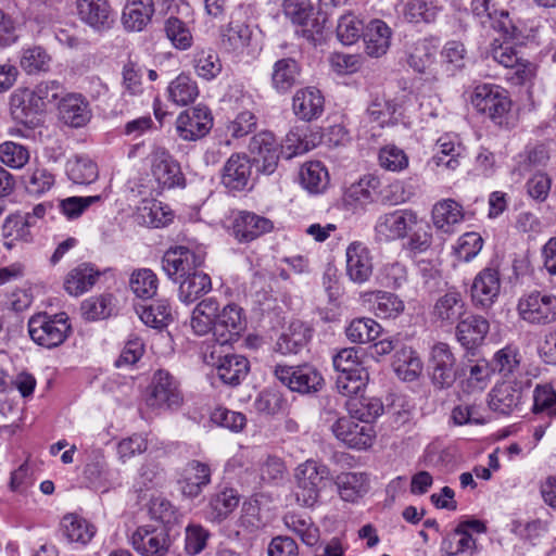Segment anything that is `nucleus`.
Returning a JSON list of instances; mask_svg holds the SVG:
<instances>
[{
	"label": "nucleus",
	"mask_w": 556,
	"mask_h": 556,
	"mask_svg": "<svg viewBox=\"0 0 556 556\" xmlns=\"http://www.w3.org/2000/svg\"><path fill=\"white\" fill-rule=\"evenodd\" d=\"M212 351L210 355L204 354V361L216 368V374L225 384L236 387L247 377L250 370L249 361L237 354L217 355Z\"/></svg>",
	"instance_id": "nucleus-16"
},
{
	"label": "nucleus",
	"mask_w": 556,
	"mask_h": 556,
	"mask_svg": "<svg viewBox=\"0 0 556 556\" xmlns=\"http://www.w3.org/2000/svg\"><path fill=\"white\" fill-rule=\"evenodd\" d=\"M30 227H33V222H29L27 216H22V214L8 216L2 226L3 245L8 250H12L16 241H30Z\"/></svg>",
	"instance_id": "nucleus-41"
},
{
	"label": "nucleus",
	"mask_w": 556,
	"mask_h": 556,
	"mask_svg": "<svg viewBox=\"0 0 556 556\" xmlns=\"http://www.w3.org/2000/svg\"><path fill=\"white\" fill-rule=\"evenodd\" d=\"M324 96L315 87L299 89L292 99L293 113L304 122L319 118L324 112Z\"/></svg>",
	"instance_id": "nucleus-24"
},
{
	"label": "nucleus",
	"mask_w": 556,
	"mask_h": 556,
	"mask_svg": "<svg viewBox=\"0 0 556 556\" xmlns=\"http://www.w3.org/2000/svg\"><path fill=\"white\" fill-rule=\"evenodd\" d=\"M10 112L12 118L28 127L34 128L38 125L43 110L38 104L28 88H18L10 97Z\"/></svg>",
	"instance_id": "nucleus-19"
},
{
	"label": "nucleus",
	"mask_w": 556,
	"mask_h": 556,
	"mask_svg": "<svg viewBox=\"0 0 556 556\" xmlns=\"http://www.w3.org/2000/svg\"><path fill=\"white\" fill-rule=\"evenodd\" d=\"M501 290V278L497 268L485 267L477 274L471 288V301L476 307L489 308L496 301Z\"/></svg>",
	"instance_id": "nucleus-18"
},
{
	"label": "nucleus",
	"mask_w": 556,
	"mask_h": 556,
	"mask_svg": "<svg viewBox=\"0 0 556 556\" xmlns=\"http://www.w3.org/2000/svg\"><path fill=\"white\" fill-rule=\"evenodd\" d=\"M381 329V326L371 318H356L346 327L345 334L351 342L362 344L375 341Z\"/></svg>",
	"instance_id": "nucleus-50"
},
{
	"label": "nucleus",
	"mask_w": 556,
	"mask_h": 556,
	"mask_svg": "<svg viewBox=\"0 0 556 556\" xmlns=\"http://www.w3.org/2000/svg\"><path fill=\"white\" fill-rule=\"evenodd\" d=\"M51 62V55L41 46L26 47L20 52V66L28 75L48 72Z\"/></svg>",
	"instance_id": "nucleus-45"
},
{
	"label": "nucleus",
	"mask_w": 556,
	"mask_h": 556,
	"mask_svg": "<svg viewBox=\"0 0 556 556\" xmlns=\"http://www.w3.org/2000/svg\"><path fill=\"white\" fill-rule=\"evenodd\" d=\"M159 280L156 275L148 268L138 269L132 273L129 286L135 295L139 299H151L156 294Z\"/></svg>",
	"instance_id": "nucleus-56"
},
{
	"label": "nucleus",
	"mask_w": 556,
	"mask_h": 556,
	"mask_svg": "<svg viewBox=\"0 0 556 556\" xmlns=\"http://www.w3.org/2000/svg\"><path fill=\"white\" fill-rule=\"evenodd\" d=\"M100 271L89 263H81L68 271L64 279V289L71 295H80L89 291L97 282Z\"/></svg>",
	"instance_id": "nucleus-34"
},
{
	"label": "nucleus",
	"mask_w": 556,
	"mask_h": 556,
	"mask_svg": "<svg viewBox=\"0 0 556 556\" xmlns=\"http://www.w3.org/2000/svg\"><path fill=\"white\" fill-rule=\"evenodd\" d=\"M251 174L252 165L248 156L232 154L224 165L222 182L229 190L240 191L248 186Z\"/></svg>",
	"instance_id": "nucleus-27"
},
{
	"label": "nucleus",
	"mask_w": 556,
	"mask_h": 556,
	"mask_svg": "<svg viewBox=\"0 0 556 556\" xmlns=\"http://www.w3.org/2000/svg\"><path fill=\"white\" fill-rule=\"evenodd\" d=\"M397 377L404 381L415 380L421 372L422 364L412 348H397L392 363Z\"/></svg>",
	"instance_id": "nucleus-43"
},
{
	"label": "nucleus",
	"mask_w": 556,
	"mask_h": 556,
	"mask_svg": "<svg viewBox=\"0 0 556 556\" xmlns=\"http://www.w3.org/2000/svg\"><path fill=\"white\" fill-rule=\"evenodd\" d=\"M489 329V321L484 317L469 315L457 324L456 337L464 348L471 350L482 343Z\"/></svg>",
	"instance_id": "nucleus-29"
},
{
	"label": "nucleus",
	"mask_w": 556,
	"mask_h": 556,
	"mask_svg": "<svg viewBox=\"0 0 556 556\" xmlns=\"http://www.w3.org/2000/svg\"><path fill=\"white\" fill-rule=\"evenodd\" d=\"M239 495L232 489H225L214 494L210 500V517L212 520L222 521L238 506Z\"/></svg>",
	"instance_id": "nucleus-53"
},
{
	"label": "nucleus",
	"mask_w": 556,
	"mask_h": 556,
	"mask_svg": "<svg viewBox=\"0 0 556 556\" xmlns=\"http://www.w3.org/2000/svg\"><path fill=\"white\" fill-rule=\"evenodd\" d=\"M139 316L146 325L154 328L165 327L173 320L172 307L167 300H157L143 307Z\"/></svg>",
	"instance_id": "nucleus-59"
},
{
	"label": "nucleus",
	"mask_w": 556,
	"mask_h": 556,
	"mask_svg": "<svg viewBox=\"0 0 556 556\" xmlns=\"http://www.w3.org/2000/svg\"><path fill=\"white\" fill-rule=\"evenodd\" d=\"M334 482L341 498L345 502L357 501L369 489L368 476L364 472H341Z\"/></svg>",
	"instance_id": "nucleus-38"
},
{
	"label": "nucleus",
	"mask_w": 556,
	"mask_h": 556,
	"mask_svg": "<svg viewBox=\"0 0 556 556\" xmlns=\"http://www.w3.org/2000/svg\"><path fill=\"white\" fill-rule=\"evenodd\" d=\"M205 257L206 252L202 245H177L165 252L162 268L169 278L177 280L202 266Z\"/></svg>",
	"instance_id": "nucleus-5"
},
{
	"label": "nucleus",
	"mask_w": 556,
	"mask_h": 556,
	"mask_svg": "<svg viewBox=\"0 0 556 556\" xmlns=\"http://www.w3.org/2000/svg\"><path fill=\"white\" fill-rule=\"evenodd\" d=\"M312 338V329L301 320H293L279 336L275 351L282 355L298 354Z\"/></svg>",
	"instance_id": "nucleus-28"
},
{
	"label": "nucleus",
	"mask_w": 556,
	"mask_h": 556,
	"mask_svg": "<svg viewBox=\"0 0 556 556\" xmlns=\"http://www.w3.org/2000/svg\"><path fill=\"white\" fill-rule=\"evenodd\" d=\"M29 157L28 149L20 143L5 141L0 144L1 163L13 169L23 168L28 163Z\"/></svg>",
	"instance_id": "nucleus-62"
},
{
	"label": "nucleus",
	"mask_w": 556,
	"mask_h": 556,
	"mask_svg": "<svg viewBox=\"0 0 556 556\" xmlns=\"http://www.w3.org/2000/svg\"><path fill=\"white\" fill-rule=\"evenodd\" d=\"M492 27L503 35V40L520 42L525 38L521 22L513 18L509 13L504 10L500 12L494 11Z\"/></svg>",
	"instance_id": "nucleus-57"
},
{
	"label": "nucleus",
	"mask_w": 556,
	"mask_h": 556,
	"mask_svg": "<svg viewBox=\"0 0 556 556\" xmlns=\"http://www.w3.org/2000/svg\"><path fill=\"white\" fill-rule=\"evenodd\" d=\"M418 223V215L413 210L397 208L383 213L378 216L375 223V240L380 243L404 240Z\"/></svg>",
	"instance_id": "nucleus-4"
},
{
	"label": "nucleus",
	"mask_w": 556,
	"mask_h": 556,
	"mask_svg": "<svg viewBox=\"0 0 556 556\" xmlns=\"http://www.w3.org/2000/svg\"><path fill=\"white\" fill-rule=\"evenodd\" d=\"M465 313V302L462 294L456 291H448L438 298L433 306V317L442 324L452 325Z\"/></svg>",
	"instance_id": "nucleus-36"
},
{
	"label": "nucleus",
	"mask_w": 556,
	"mask_h": 556,
	"mask_svg": "<svg viewBox=\"0 0 556 556\" xmlns=\"http://www.w3.org/2000/svg\"><path fill=\"white\" fill-rule=\"evenodd\" d=\"M489 397V406L493 412L509 415L521 403L522 391L511 382H502L492 389Z\"/></svg>",
	"instance_id": "nucleus-31"
},
{
	"label": "nucleus",
	"mask_w": 556,
	"mask_h": 556,
	"mask_svg": "<svg viewBox=\"0 0 556 556\" xmlns=\"http://www.w3.org/2000/svg\"><path fill=\"white\" fill-rule=\"evenodd\" d=\"M332 363L338 372L336 388L340 394L351 397L365 387L368 374L362 366L357 350L354 348L340 350L333 355Z\"/></svg>",
	"instance_id": "nucleus-3"
},
{
	"label": "nucleus",
	"mask_w": 556,
	"mask_h": 556,
	"mask_svg": "<svg viewBox=\"0 0 556 556\" xmlns=\"http://www.w3.org/2000/svg\"><path fill=\"white\" fill-rule=\"evenodd\" d=\"M151 173L162 189L185 186V177L179 164L164 148L155 147L150 155Z\"/></svg>",
	"instance_id": "nucleus-10"
},
{
	"label": "nucleus",
	"mask_w": 556,
	"mask_h": 556,
	"mask_svg": "<svg viewBox=\"0 0 556 556\" xmlns=\"http://www.w3.org/2000/svg\"><path fill=\"white\" fill-rule=\"evenodd\" d=\"M520 317L532 325H548L556 320V295L533 291L518 303Z\"/></svg>",
	"instance_id": "nucleus-8"
},
{
	"label": "nucleus",
	"mask_w": 556,
	"mask_h": 556,
	"mask_svg": "<svg viewBox=\"0 0 556 556\" xmlns=\"http://www.w3.org/2000/svg\"><path fill=\"white\" fill-rule=\"evenodd\" d=\"M61 530L68 542L81 546L87 545L96 534V527L76 514H67L62 518Z\"/></svg>",
	"instance_id": "nucleus-37"
},
{
	"label": "nucleus",
	"mask_w": 556,
	"mask_h": 556,
	"mask_svg": "<svg viewBox=\"0 0 556 556\" xmlns=\"http://www.w3.org/2000/svg\"><path fill=\"white\" fill-rule=\"evenodd\" d=\"M274 375L292 392L301 394L316 393L324 384L321 374L309 364L298 366L277 365Z\"/></svg>",
	"instance_id": "nucleus-6"
},
{
	"label": "nucleus",
	"mask_w": 556,
	"mask_h": 556,
	"mask_svg": "<svg viewBox=\"0 0 556 556\" xmlns=\"http://www.w3.org/2000/svg\"><path fill=\"white\" fill-rule=\"evenodd\" d=\"M456 358L451 348L443 342L434 344L430 352L429 370L432 383L439 389L451 388L456 378Z\"/></svg>",
	"instance_id": "nucleus-9"
},
{
	"label": "nucleus",
	"mask_w": 556,
	"mask_h": 556,
	"mask_svg": "<svg viewBox=\"0 0 556 556\" xmlns=\"http://www.w3.org/2000/svg\"><path fill=\"white\" fill-rule=\"evenodd\" d=\"M59 112L62 121L72 127H83L91 118V111L88 102L81 94L70 93L62 98L59 104Z\"/></svg>",
	"instance_id": "nucleus-32"
},
{
	"label": "nucleus",
	"mask_w": 556,
	"mask_h": 556,
	"mask_svg": "<svg viewBox=\"0 0 556 556\" xmlns=\"http://www.w3.org/2000/svg\"><path fill=\"white\" fill-rule=\"evenodd\" d=\"M365 51L369 56L379 58L387 53L390 47L391 29L381 20H372L363 33Z\"/></svg>",
	"instance_id": "nucleus-33"
},
{
	"label": "nucleus",
	"mask_w": 556,
	"mask_h": 556,
	"mask_svg": "<svg viewBox=\"0 0 556 556\" xmlns=\"http://www.w3.org/2000/svg\"><path fill=\"white\" fill-rule=\"evenodd\" d=\"M251 35L252 31L245 23L230 21L222 33V42L228 50L239 51L249 45Z\"/></svg>",
	"instance_id": "nucleus-55"
},
{
	"label": "nucleus",
	"mask_w": 556,
	"mask_h": 556,
	"mask_svg": "<svg viewBox=\"0 0 556 556\" xmlns=\"http://www.w3.org/2000/svg\"><path fill=\"white\" fill-rule=\"evenodd\" d=\"M194 68L203 79L215 78L222 71L218 54L211 48L198 50L194 54Z\"/></svg>",
	"instance_id": "nucleus-61"
},
{
	"label": "nucleus",
	"mask_w": 556,
	"mask_h": 556,
	"mask_svg": "<svg viewBox=\"0 0 556 556\" xmlns=\"http://www.w3.org/2000/svg\"><path fill=\"white\" fill-rule=\"evenodd\" d=\"M462 153L460 144H456L448 137H441L435 144V153L432 157L437 166H444L454 170L459 165L458 157Z\"/></svg>",
	"instance_id": "nucleus-54"
},
{
	"label": "nucleus",
	"mask_w": 556,
	"mask_h": 556,
	"mask_svg": "<svg viewBox=\"0 0 556 556\" xmlns=\"http://www.w3.org/2000/svg\"><path fill=\"white\" fill-rule=\"evenodd\" d=\"M365 30L363 22L352 13L340 17L337 25V37L343 45H353Z\"/></svg>",
	"instance_id": "nucleus-63"
},
{
	"label": "nucleus",
	"mask_w": 556,
	"mask_h": 556,
	"mask_svg": "<svg viewBox=\"0 0 556 556\" xmlns=\"http://www.w3.org/2000/svg\"><path fill=\"white\" fill-rule=\"evenodd\" d=\"M521 362V354L518 346L508 344L498 350L491 362L493 372H498L504 377L515 374Z\"/></svg>",
	"instance_id": "nucleus-51"
},
{
	"label": "nucleus",
	"mask_w": 556,
	"mask_h": 556,
	"mask_svg": "<svg viewBox=\"0 0 556 556\" xmlns=\"http://www.w3.org/2000/svg\"><path fill=\"white\" fill-rule=\"evenodd\" d=\"M442 548L448 556H472L476 549V541L470 533L455 528L442 542Z\"/></svg>",
	"instance_id": "nucleus-58"
},
{
	"label": "nucleus",
	"mask_w": 556,
	"mask_h": 556,
	"mask_svg": "<svg viewBox=\"0 0 556 556\" xmlns=\"http://www.w3.org/2000/svg\"><path fill=\"white\" fill-rule=\"evenodd\" d=\"M249 152L257 169L266 175L273 174L279 162V144L270 131H261L252 137Z\"/></svg>",
	"instance_id": "nucleus-17"
},
{
	"label": "nucleus",
	"mask_w": 556,
	"mask_h": 556,
	"mask_svg": "<svg viewBox=\"0 0 556 556\" xmlns=\"http://www.w3.org/2000/svg\"><path fill=\"white\" fill-rule=\"evenodd\" d=\"M301 68L292 58H283L276 61L271 71V87L281 94L287 93L300 77Z\"/></svg>",
	"instance_id": "nucleus-35"
},
{
	"label": "nucleus",
	"mask_w": 556,
	"mask_h": 556,
	"mask_svg": "<svg viewBox=\"0 0 556 556\" xmlns=\"http://www.w3.org/2000/svg\"><path fill=\"white\" fill-rule=\"evenodd\" d=\"M210 482L211 468L199 460L188 463L178 480L181 493L188 498L198 497Z\"/></svg>",
	"instance_id": "nucleus-25"
},
{
	"label": "nucleus",
	"mask_w": 556,
	"mask_h": 556,
	"mask_svg": "<svg viewBox=\"0 0 556 556\" xmlns=\"http://www.w3.org/2000/svg\"><path fill=\"white\" fill-rule=\"evenodd\" d=\"M331 431L338 440L357 450L370 447L376 437L372 425L357 424L351 415L339 418L331 426Z\"/></svg>",
	"instance_id": "nucleus-13"
},
{
	"label": "nucleus",
	"mask_w": 556,
	"mask_h": 556,
	"mask_svg": "<svg viewBox=\"0 0 556 556\" xmlns=\"http://www.w3.org/2000/svg\"><path fill=\"white\" fill-rule=\"evenodd\" d=\"M212 289L211 277L202 270H194L179 285L178 296L185 304H191Z\"/></svg>",
	"instance_id": "nucleus-39"
},
{
	"label": "nucleus",
	"mask_w": 556,
	"mask_h": 556,
	"mask_svg": "<svg viewBox=\"0 0 556 556\" xmlns=\"http://www.w3.org/2000/svg\"><path fill=\"white\" fill-rule=\"evenodd\" d=\"M212 127V113L204 105H198L181 112L176 121L179 137L187 141H195L205 137Z\"/></svg>",
	"instance_id": "nucleus-11"
},
{
	"label": "nucleus",
	"mask_w": 556,
	"mask_h": 556,
	"mask_svg": "<svg viewBox=\"0 0 556 556\" xmlns=\"http://www.w3.org/2000/svg\"><path fill=\"white\" fill-rule=\"evenodd\" d=\"M440 8L433 2L425 0H409L405 7V17L412 23H431L433 22Z\"/></svg>",
	"instance_id": "nucleus-64"
},
{
	"label": "nucleus",
	"mask_w": 556,
	"mask_h": 556,
	"mask_svg": "<svg viewBox=\"0 0 556 556\" xmlns=\"http://www.w3.org/2000/svg\"><path fill=\"white\" fill-rule=\"evenodd\" d=\"M174 213L168 205L160 201H144L138 208L139 223L153 228H161L172 223Z\"/></svg>",
	"instance_id": "nucleus-44"
},
{
	"label": "nucleus",
	"mask_w": 556,
	"mask_h": 556,
	"mask_svg": "<svg viewBox=\"0 0 556 556\" xmlns=\"http://www.w3.org/2000/svg\"><path fill=\"white\" fill-rule=\"evenodd\" d=\"M292 496L301 507L312 508L318 504L323 491L331 482L330 468L320 460L308 458L293 470Z\"/></svg>",
	"instance_id": "nucleus-1"
},
{
	"label": "nucleus",
	"mask_w": 556,
	"mask_h": 556,
	"mask_svg": "<svg viewBox=\"0 0 556 556\" xmlns=\"http://www.w3.org/2000/svg\"><path fill=\"white\" fill-rule=\"evenodd\" d=\"M245 329V319L242 308L236 304H228L216 312L214 336L220 345L237 340Z\"/></svg>",
	"instance_id": "nucleus-20"
},
{
	"label": "nucleus",
	"mask_w": 556,
	"mask_h": 556,
	"mask_svg": "<svg viewBox=\"0 0 556 556\" xmlns=\"http://www.w3.org/2000/svg\"><path fill=\"white\" fill-rule=\"evenodd\" d=\"M285 526L298 534L303 543L313 546L318 541V529L312 523L309 517L304 514L288 513L283 517Z\"/></svg>",
	"instance_id": "nucleus-49"
},
{
	"label": "nucleus",
	"mask_w": 556,
	"mask_h": 556,
	"mask_svg": "<svg viewBox=\"0 0 556 556\" xmlns=\"http://www.w3.org/2000/svg\"><path fill=\"white\" fill-rule=\"evenodd\" d=\"M132 548L141 556H165L170 540L165 530L153 526H140L129 536Z\"/></svg>",
	"instance_id": "nucleus-12"
},
{
	"label": "nucleus",
	"mask_w": 556,
	"mask_h": 556,
	"mask_svg": "<svg viewBox=\"0 0 556 556\" xmlns=\"http://www.w3.org/2000/svg\"><path fill=\"white\" fill-rule=\"evenodd\" d=\"M30 339L45 349L62 345L72 333V326L66 313H37L28 319Z\"/></svg>",
	"instance_id": "nucleus-2"
},
{
	"label": "nucleus",
	"mask_w": 556,
	"mask_h": 556,
	"mask_svg": "<svg viewBox=\"0 0 556 556\" xmlns=\"http://www.w3.org/2000/svg\"><path fill=\"white\" fill-rule=\"evenodd\" d=\"M302 186L311 193L324 191L328 185V172L318 161L305 163L300 170Z\"/></svg>",
	"instance_id": "nucleus-48"
},
{
	"label": "nucleus",
	"mask_w": 556,
	"mask_h": 556,
	"mask_svg": "<svg viewBox=\"0 0 556 556\" xmlns=\"http://www.w3.org/2000/svg\"><path fill=\"white\" fill-rule=\"evenodd\" d=\"M350 415L362 421V424H369L378 418L383 412V404L377 397L362 396L359 399H351L348 402Z\"/></svg>",
	"instance_id": "nucleus-46"
},
{
	"label": "nucleus",
	"mask_w": 556,
	"mask_h": 556,
	"mask_svg": "<svg viewBox=\"0 0 556 556\" xmlns=\"http://www.w3.org/2000/svg\"><path fill=\"white\" fill-rule=\"evenodd\" d=\"M164 31L176 49L187 50L192 46V34L186 23L178 17H168L164 24Z\"/></svg>",
	"instance_id": "nucleus-60"
},
{
	"label": "nucleus",
	"mask_w": 556,
	"mask_h": 556,
	"mask_svg": "<svg viewBox=\"0 0 556 556\" xmlns=\"http://www.w3.org/2000/svg\"><path fill=\"white\" fill-rule=\"evenodd\" d=\"M66 175L76 185H90L99 176L97 164L86 155H74L66 162Z\"/></svg>",
	"instance_id": "nucleus-42"
},
{
	"label": "nucleus",
	"mask_w": 556,
	"mask_h": 556,
	"mask_svg": "<svg viewBox=\"0 0 556 556\" xmlns=\"http://www.w3.org/2000/svg\"><path fill=\"white\" fill-rule=\"evenodd\" d=\"M154 14L153 0H128L122 14V23L128 31H141Z\"/></svg>",
	"instance_id": "nucleus-30"
},
{
	"label": "nucleus",
	"mask_w": 556,
	"mask_h": 556,
	"mask_svg": "<svg viewBox=\"0 0 556 556\" xmlns=\"http://www.w3.org/2000/svg\"><path fill=\"white\" fill-rule=\"evenodd\" d=\"M346 275L355 283L362 285L372 275V257L367 245L359 241L350 243L345 251Z\"/></svg>",
	"instance_id": "nucleus-21"
},
{
	"label": "nucleus",
	"mask_w": 556,
	"mask_h": 556,
	"mask_svg": "<svg viewBox=\"0 0 556 556\" xmlns=\"http://www.w3.org/2000/svg\"><path fill=\"white\" fill-rule=\"evenodd\" d=\"M79 20L97 31L111 27L114 18L108 0H76Z\"/></svg>",
	"instance_id": "nucleus-22"
},
{
	"label": "nucleus",
	"mask_w": 556,
	"mask_h": 556,
	"mask_svg": "<svg viewBox=\"0 0 556 556\" xmlns=\"http://www.w3.org/2000/svg\"><path fill=\"white\" fill-rule=\"evenodd\" d=\"M471 103L479 113L497 124L502 123L511 105L508 92L493 84L478 85L471 96Z\"/></svg>",
	"instance_id": "nucleus-7"
},
{
	"label": "nucleus",
	"mask_w": 556,
	"mask_h": 556,
	"mask_svg": "<svg viewBox=\"0 0 556 556\" xmlns=\"http://www.w3.org/2000/svg\"><path fill=\"white\" fill-rule=\"evenodd\" d=\"M167 91L169 100L181 106L193 102L199 94L197 83L185 74L177 76L169 84Z\"/></svg>",
	"instance_id": "nucleus-47"
},
{
	"label": "nucleus",
	"mask_w": 556,
	"mask_h": 556,
	"mask_svg": "<svg viewBox=\"0 0 556 556\" xmlns=\"http://www.w3.org/2000/svg\"><path fill=\"white\" fill-rule=\"evenodd\" d=\"M273 222L255 213L241 211L232 223V235L239 242H250L273 229Z\"/></svg>",
	"instance_id": "nucleus-23"
},
{
	"label": "nucleus",
	"mask_w": 556,
	"mask_h": 556,
	"mask_svg": "<svg viewBox=\"0 0 556 556\" xmlns=\"http://www.w3.org/2000/svg\"><path fill=\"white\" fill-rule=\"evenodd\" d=\"M463 219V206L453 199L439 201L432 207V224L434 228L442 233H454L456 226H458Z\"/></svg>",
	"instance_id": "nucleus-26"
},
{
	"label": "nucleus",
	"mask_w": 556,
	"mask_h": 556,
	"mask_svg": "<svg viewBox=\"0 0 556 556\" xmlns=\"http://www.w3.org/2000/svg\"><path fill=\"white\" fill-rule=\"evenodd\" d=\"M182 403V394L178 381L165 369L155 371L151 383L148 404L153 407H178Z\"/></svg>",
	"instance_id": "nucleus-15"
},
{
	"label": "nucleus",
	"mask_w": 556,
	"mask_h": 556,
	"mask_svg": "<svg viewBox=\"0 0 556 556\" xmlns=\"http://www.w3.org/2000/svg\"><path fill=\"white\" fill-rule=\"evenodd\" d=\"M372 311L379 318H395L404 311V302L395 294L378 291L372 294Z\"/></svg>",
	"instance_id": "nucleus-52"
},
{
	"label": "nucleus",
	"mask_w": 556,
	"mask_h": 556,
	"mask_svg": "<svg viewBox=\"0 0 556 556\" xmlns=\"http://www.w3.org/2000/svg\"><path fill=\"white\" fill-rule=\"evenodd\" d=\"M516 43L495 38L486 49V58L506 68H515L518 77L525 80L532 75V64L522 58Z\"/></svg>",
	"instance_id": "nucleus-14"
},
{
	"label": "nucleus",
	"mask_w": 556,
	"mask_h": 556,
	"mask_svg": "<svg viewBox=\"0 0 556 556\" xmlns=\"http://www.w3.org/2000/svg\"><path fill=\"white\" fill-rule=\"evenodd\" d=\"M216 312H218V302L208 298L202 300L193 309L190 319V326L198 336L215 332Z\"/></svg>",
	"instance_id": "nucleus-40"
}]
</instances>
